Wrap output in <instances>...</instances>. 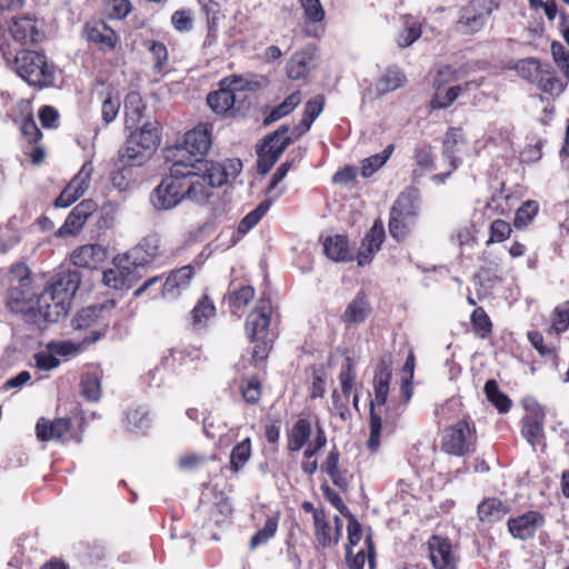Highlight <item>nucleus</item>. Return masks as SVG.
Listing matches in <instances>:
<instances>
[{
  "instance_id": "1",
  "label": "nucleus",
  "mask_w": 569,
  "mask_h": 569,
  "mask_svg": "<svg viewBox=\"0 0 569 569\" xmlns=\"http://www.w3.org/2000/svg\"><path fill=\"white\" fill-rule=\"evenodd\" d=\"M242 170L239 159L223 162H184L176 159L167 176L153 189L150 200L157 210H171L184 200L206 203L212 196V189L228 183Z\"/></svg>"
},
{
  "instance_id": "2",
  "label": "nucleus",
  "mask_w": 569,
  "mask_h": 569,
  "mask_svg": "<svg viewBox=\"0 0 569 569\" xmlns=\"http://www.w3.org/2000/svg\"><path fill=\"white\" fill-rule=\"evenodd\" d=\"M79 284L78 271L68 270L58 273L52 283L36 297L34 312H31L29 318L33 321L42 319L57 322L68 313Z\"/></svg>"
},
{
  "instance_id": "3",
  "label": "nucleus",
  "mask_w": 569,
  "mask_h": 569,
  "mask_svg": "<svg viewBox=\"0 0 569 569\" xmlns=\"http://www.w3.org/2000/svg\"><path fill=\"white\" fill-rule=\"evenodd\" d=\"M12 66L17 74L30 86L43 88L52 86L54 82V68L40 52L19 51L13 57Z\"/></svg>"
},
{
  "instance_id": "4",
  "label": "nucleus",
  "mask_w": 569,
  "mask_h": 569,
  "mask_svg": "<svg viewBox=\"0 0 569 569\" xmlns=\"http://www.w3.org/2000/svg\"><path fill=\"white\" fill-rule=\"evenodd\" d=\"M415 190H406L396 199L390 210L389 233L397 241L405 240L418 221V203Z\"/></svg>"
},
{
  "instance_id": "5",
  "label": "nucleus",
  "mask_w": 569,
  "mask_h": 569,
  "mask_svg": "<svg viewBox=\"0 0 569 569\" xmlns=\"http://www.w3.org/2000/svg\"><path fill=\"white\" fill-rule=\"evenodd\" d=\"M391 379V367L382 360L377 366L373 377V391L375 398L370 401V435L368 439V449L376 452L380 448V436H381V418L375 411V406H382L387 401L389 392V383Z\"/></svg>"
},
{
  "instance_id": "6",
  "label": "nucleus",
  "mask_w": 569,
  "mask_h": 569,
  "mask_svg": "<svg viewBox=\"0 0 569 569\" xmlns=\"http://www.w3.org/2000/svg\"><path fill=\"white\" fill-rule=\"evenodd\" d=\"M100 338V333L92 331V337L86 342H94ZM82 342H73L70 340H59L49 342L44 349L33 355V365L40 371H50L59 367L58 357H69L79 353L82 349Z\"/></svg>"
},
{
  "instance_id": "7",
  "label": "nucleus",
  "mask_w": 569,
  "mask_h": 569,
  "mask_svg": "<svg viewBox=\"0 0 569 569\" xmlns=\"http://www.w3.org/2000/svg\"><path fill=\"white\" fill-rule=\"evenodd\" d=\"M211 146V127L208 123H200L184 136L183 143L171 150L173 160L181 159L184 162L203 161V157Z\"/></svg>"
},
{
  "instance_id": "8",
  "label": "nucleus",
  "mask_w": 569,
  "mask_h": 569,
  "mask_svg": "<svg viewBox=\"0 0 569 569\" xmlns=\"http://www.w3.org/2000/svg\"><path fill=\"white\" fill-rule=\"evenodd\" d=\"M476 437L473 428L466 421H458L443 430L442 450L453 456H465L473 449Z\"/></svg>"
},
{
  "instance_id": "9",
  "label": "nucleus",
  "mask_w": 569,
  "mask_h": 569,
  "mask_svg": "<svg viewBox=\"0 0 569 569\" xmlns=\"http://www.w3.org/2000/svg\"><path fill=\"white\" fill-rule=\"evenodd\" d=\"M272 316V305L270 299L261 298L256 308L248 315L246 320V331L251 341L269 340Z\"/></svg>"
},
{
  "instance_id": "10",
  "label": "nucleus",
  "mask_w": 569,
  "mask_h": 569,
  "mask_svg": "<svg viewBox=\"0 0 569 569\" xmlns=\"http://www.w3.org/2000/svg\"><path fill=\"white\" fill-rule=\"evenodd\" d=\"M243 86L240 78H224L220 82V89L207 97L208 106L218 114H226L233 108L237 93L242 91Z\"/></svg>"
},
{
  "instance_id": "11",
  "label": "nucleus",
  "mask_w": 569,
  "mask_h": 569,
  "mask_svg": "<svg viewBox=\"0 0 569 569\" xmlns=\"http://www.w3.org/2000/svg\"><path fill=\"white\" fill-rule=\"evenodd\" d=\"M93 171L94 168L92 162H84L79 172L73 177V179L56 199V207L67 208L76 202L80 197H82L89 188Z\"/></svg>"
},
{
  "instance_id": "12",
  "label": "nucleus",
  "mask_w": 569,
  "mask_h": 569,
  "mask_svg": "<svg viewBox=\"0 0 569 569\" xmlns=\"http://www.w3.org/2000/svg\"><path fill=\"white\" fill-rule=\"evenodd\" d=\"M527 415L522 419L521 433L532 446L539 445L543 439L545 410L533 399L526 400Z\"/></svg>"
},
{
  "instance_id": "13",
  "label": "nucleus",
  "mask_w": 569,
  "mask_h": 569,
  "mask_svg": "<svg viewBox=\"0 0 569 569\" xmlns=\"http://www.w3.org/2000/svg\"><path fill=\"white\" fill-rule=\"evenodd\" d=\"M136 268L129 262L126 256L117 257L113 260V267L103 271V283L116 290L131 288L137 281Z\"/></svg>"
},
{
  "instance_id": "14",
  "label": "nucleus",
  "mask_w": 569,
  "mask_h": 569,
  "mask_svg": "<svg viewBox=\"0 0 569 569\" xmlns=\"http://www.w3.org/2000/svg\"><path fill=\"white\" fill-rule=\"evenodd\" d=\"M428 548L435 569H458L459 556L447 538L432 536L428 541Z\"/></svg>"
},
{
  "instance_id": "15",
  "label": "nucleus",
  "mask_w": 569,
  "mask_h": 569,
  "mask_svg": "<svg viewBox=\"0 0 569 569\" xmlns=\"http://www.w3.org/2000/svg\"><path fill=\"white\" fill-rule=\"evenodd\" d=\"M37 293L32 284L9 286L7 293V306L12 312L30 317L34 312V300Z\"/></svg>"
},
{
  "instance_id": "16",
  "label": "nucleus",
  "mask_w": 569,
  "mask_h": 569,
  "mask_svg": "<svg viewBox=\"0 0 569 569\" xmlns=\"http://www.w3.org/2000/svg\"><path fill=\"white\" fill-rule=\"evenodd\" d=\"M96 209L97 203L93 200L87 199L81 201L68 214L63 224L58 229L57 236L67 237L77 234Z\"/></svg>"
},
{
  "instance_id": "17",
  "label": "nucleus",
  "mask_w": 569,
  "mask_h": 569,
  "mask_svg": "<svg viewBox=\"0 0 569 569\" xmlns=\"http://www.w3.org/2000/svg\"><path fill=\"white\" fill-rule=\"evenodd\" d=\"M545 519L536 511H529L508 521L509 532L513 538L527 540L532 538L536 531L542 527Z\"/></svg>"
},
{
  "instance_id": "18",
  "label": "nucleus",
  "mask_w": 569,
  "mask_h": 569,
  "mask_svg": "<svg viewBox=\"0 0 569 569\" xmlns=\"http://www.w3.org/2000/svg\"><path fill=\"white\" fill-rule=\"evenodd\" d=\"M385 236V228L382 223L376 221L361 241L357 254L359 266L363 267L372 261L376 253L381 249Z\"/></svg>"
},
{
  "instance_id": "19",
  "label": "nucleus",
  "mask_w": 569,
  "mask_h": 569,
  "mask_svg": "<svg viewBox=\"0 0 569 569\" xmlns=\"http://www.w3.org/2000/svg\"><path fill=\"white\" fill-rule=\"evenodd\" d=\"M443 156L449 161L452 169H456L462 161V156L467 153V142L465 133L460 128H450L443 139Z\"/></svg>"
},
{
  "instance_id": "20",
  "label": "nucleus",
  "mask_w": 569,
  "mask_h": 569,
  "mask_svg": "<svg viewBox=\"0 0 569 569\" xmlns=\"http://www.w3.org/2000/svg\"><path fill=\"white\" fill-rule=\"evenodd\" d=\"M159 237L150 234L143 238L136 247L124 256L133 268L142 267L151 262L158 254Z\"/></svg>"
},
{
  "instance_id": "21",
  "label": "nucleus",
  "mask_w": 569,
  "mask_h": 569,
  "mask_svg": "<svg viewBox=\"0 0 569 569\" xmlns=\"http://www.w3.org/2000/svg\"><path fill=\"white\" fill-rule=\"evenodd\" d=\"M107 259V249L98 243L81 246L73 250L71 261L74 266L97 269Z\"/></svg>"
},
{
  "instance_id": "22",
  "label": "nucleus",
  "mask_w": 569,
  "mask_h": 569,
  "mask_svg": "<svg viewBox=\"0 0 569 569\" xmlns=\"http://www.w3.org/2000/svg\"><path fill=\"white\" fill-rule=\"evenodd\" d=\"M70 428L71 422L67 418H60L53 421L42 418L37 422L36 431L37 437L42 441L57 440L66 442L69 440L68 435L70 432Z\"/></svg>"
},
{
  "instance_id": "23",
  "label": "nucleus",
  "mask_w": 569,
  "mask_h": 569,
  "mask_svg": "<svg viewBox=\"0 0 569 569\" xmlns=\"http://www.w3.org/2000/svg\"><path fill=\"white\" fill-rule=\"evenodd\" d=\"M337 528L332 530L325 511L315 512V536L317 545L323 549L336 546L340 537V519L335 518Z\"/></svg>"
},
{
  "instance_id": "24",
  "label": "nucleus",
  "mask_w": 569,
  "mask_h": 569,
  "mask_svg": "<svg viewBox=\"0 0 569 569\" xmlns=\"http://www.w3.org/2000/svg\"><path fill=\"white\" fill-rule=\"evenodd\" d=\"M487 18L488 13L479 3L470 2L462 8L458 26L465 33H476L485 27Z\"/></svg>"
},
{
  "instance_id": "25",
  "label": "nucleus",
  "mask_w": 569,
  "mask_h": 569,
  "mask_svg": "<svg viewBox=\"0 0 569 569\" xmlns=\"http://www.w3.org/2000/svg\"><path fill=\"white\" fill-rule=\"evenodd\" d=\"M130 143L142 147V153L152 156L160 143V130L158 122H146L140 129H137L128 137Z\"/></svg>"
},
{
  "instance_id": "26",
  "label": "nucleus",
  "mask_w": 569,
  "mask_h": 569,
  "mask_svg": "<svg viewBox=\"0 0 569 569\" xmlns=\"http://www.w3.org/2000/svg\"><path fill=\"white\" fill-rule=\"evenodd\" d=\"M316 50L311 47L297 51L287 62V74L292 80L305 78L313 67Z\"/></svg>"
},
{
  "instance_id": "27",
  "label": "nucleus",
  "mask_w": 569,
  "mask_h": 569,
  "mask_svg": "<svg viewBox=\"0 0 569 569\" xmlns=\"http://www.w3.org/2000/svg\"><path fill=\"white\" fill-rule=\"evenodd\" d=\"M193 276L191 266H184L171 272L162 286V297L174 299L180 296L181 291L189 287Z\"/></svg>"
},
{
  "instance_id": "28",
  "label": "nucleus",
  "mask_w": 569,
  "mask_h": 569,
  "mask_svg": "<svg viewBox=\"0 0 569 569\" xmlns=\"http://www.w3.org/2000/svg\"><path fill=\"white\" fill-rule=\"evenodd\" d=\"M9 33L20 44H31L38 41L39 30L36 21L30 17L13 19L9 26Z\"/></svg>"
},
{
  "instance_id": "29",
  "label": "nucleus",
  "mask_w": 569,
  "mask_h": 569,
  "mask_svg": "<svg viewBox=\"0 0 569 569\" xmlns=\"http://www.w3.org/2000/svg\"><path fill=\"white\" fill-rule=\"evenodd\" d=\"M114 306V300H107L103 303L83 308L74 317L73 327L77 329H83L92 326L94 322L99 320L104 321L103 313L112 310Z\"/></svg>"
},
{
  "instance_id": "30",
  "label": "nucleus",
  "mask_w": 569,
  "mask_h": 569,
  "mask_svg": "<svg viewBox=\"0 0 569 569\" xmlns=\"http://www.w3.org/2000/svg\"><path fill=\"white\" fill-rule=\"evenodd\" d=\"M406 81L407 78L402 70L391 66L379 76L375 83V90L378 96H383L403 87Z\"/></svg>"
},
{
  "instance_id": "31",
  "label": "nucleus",
  "mask_w": 569,
  "mask_h": 569,
  "mask_svg": "<svg viewBox=\"0 0 569 569\" xmlns=\"http://www.w3.org/2000/svg\"><path fill=\"white\" fill-rule=\"evenodd\" d=\"M312 428L308 419H298L287 433V449L289 452L300 451L309 441Z\"/></svg>"
},
{
  "instance_id": "32",
  "label": "nucleus",
  "mask_w": 569,
  "mask_h": 569,
  "mask_svg": "<svg viewBox=\"0 0 569 569\" xmlns=\"http://www.w3.org/2000/svg\"><path fill=\"white\" fill-rule=\"evenodd\" d=\"M216 315V306L210 297L202 296L190 311L191 326L194 330L207 328L208 321Z\"/></svg>"
},
{
  "instance_id": "33",
  "label": "nucleus",
  "mask_w": 569,
  "mask_h": 569,
  "mask_svg": "<svg viewBox=\"0 0 569 569\" xmlns=\"http://www.w3.org/2000/svg\"><path fill=\"white\" fill-rule=\"evenodd\" d=\"M287 132L288 127L282 126L264 139L260 149L278 160L287 147L292 143V138Z\"/></svg>"
},
{
  "instance_id": "34",
  "label": "nucleus",
  "mask_w": 569,
  "mask_h": 569,
  "mask_svg": "<svg viewBox=\"0 0 569 569\" xmlns=\"http://www.w3.org/2000/svg\"><path fill=\"white\" fill-rule=\"evenodd\" d=\"M323 250L326 256L333 261H351L353 259L348 240L341 234L327 238Z\"/></svg>"
},
{
  "instance_id": "35",
  "label": "nucleus",
  "mask_w": 569,
  "mask_h": 569,
  "mask_svg": "<svg viewBox=\"0 0 569 569\" xmlns=\"http://www.w3.org/2000/svg\"><path fill=\"white\" fill-rule=\"evenodd\" d=\"M533 84H536L541 91L551 96H559L567 86L556 76L555 70L548 63L543 66L541 73L537 77Z\"/></svg>"
},
{
  "instance_id": "36",
  "label": "nucleus",
  "mask_w": 569,
  "mask_h": 569,
  "mask_svg": "<svg viewBox=\"0 0 569 569\" xmlns=\"http://www.w3.org/2000/svg\"><path fill=\"white\" fill-rule=\"evenodd\" d=\"M87 39L90 42L99 43L103 49H112L116 44V34L104 23L86 26Z\"/></svg>"
},
{
  "instance_id": "37",
  "label": "nucleus",
  "mask_w": 569,
  "mask_h": 569,
  "mask_svg": "<svg viewBox=\"0 0 569 569\" xmlns=\"http://www.w3.org/2000/svg\"><path fill=\"white\" fill-rule=\"evenodd\" d=\"M81 396L88 401H98L101 397V373L98 369L87 371L81 378Z\"/></svg>"
},
{
  "instance_id": "38",
  "label": "nucleus",
  "mask_w": 569,
  "mask_h": 569,
  "mask_svg": "<svg viewBox=\"0 0 569 569\" xmlns=\"http://www.w3.org/2000/svg\"><path fill=\"white\" fill-rule=\"evenodd\" d=\"M323 107H325V97L322 94H318L307 101V103L305 106L302 119L297 128L300 130L298 136L307 132L310 129L313 121L322 112Z\"/></svg>"
},
{
  "instance_id": "39",
  "label": "nucleus",
  "mask_w": 569,
  "mask_h": 569,
  "mask_svg": "<svg viewBox=\"0 0 569 569\" xmlns=\"http://www.w3.org/2000/svg\"><path fill=\"white\" fill-rule=\"evenodd\" d=\"M421 37V21L416 17H405L402 23V31L397 38V44L400 48L411 46Z\"/></svg>"
},
{
  "instance_id": "40",
  "label": "nucleus",
  "mask_w": 569,
  "mask_h": 569,
  "mask_svg": "<svg viewBox=\"0 0 569 569\" xmlns=\"http://www.w3.org/2000/svg\"><path fill=\"white\" fill-rule=\"evenodd\" d=\"M369 312L368 301L362 292H359L355 299L348 305L342 319L346 323L362 322Z\"/></svg>"
},
{
  "instance_id": "41",
  "label": "nucleus",
  "mask_w": 569,
  "mask_h": 569,
  "mask_svg": "<svg viewBox=\"0 0 569 569\" xmlns=\"http://www.w3.org/2000/svg\"><path fill=\"white\" fill-rule=\"evenodd\" d=\"M393 146L389 144L380 153L370 156L361 161L360 173L363 178H369L376 173L391 157Z\"/></svg>"
},
{
  "instance_id": "42",
  "label": "nucleus",
  "mask_w": 569,
  "mask_h": 569,
  "mask_svg": "<svg viewBox=\"0 0 569 569\" xmlns=\"http://www.w3.org/2000/svg\"><path fill=\"white\" fill-rule=\"evenodd\" d=\"M142 147L133 146L130 143V139H127L126 146L119 151L120 162L124 167L142 166L151 156L143 152Z\"/></svg>"
},
{
  "instance_id": "43",
  "label": "nucleus",
  "mask_w": 569,
  "mask_h": 569,
  "mask_svg": "<svg viewBox=\"0 0 569 569\" xmlns=\"http://www.w3.org/2000/svg\"><path fill=\"white\" fill-rule=\"evenodd\" d=\"M507 510L503 503L496 499H487L478 506V516L481 521L495 522L500 520Z\"/></svg>"
},
{
  "instance_id": "44",
  "label": "nucleus",
  "mask_w": 569,
  "mask_h": 569,
  "mask_svg": "<svg viewBox=\"0 0 569 569\" xmlns=\"http://www.w3.org/2000/svg\"><path fill=\"white\" fill-rule=\"evenodd\" d=\"M273 198L264 199L256 209L249 212L239 223L238 231L242 234L249 232L268 212L272 204Z\"/></svg>"
},
{
  "instance_id": "45",
  "label": "nucleus",
  "mask_w": 569,
  "mask_h": 569,
  "mask_svg": "<svg viewBox=\"0 0 569 569\" xmlns=\"http://www.w3.org/2000/svg\"><path fill=\"white\" fill-rule=\"evenodd\" d=\"M144 106L139 93L130 92L124 100L126 122L129 126L137 124L141 117Z\"/></svg>"
},
{
  "instance_id": "46",
  "label": "nucleus",
  "mask_w": 569,
  "mask_h": 569,
  "mask_svg": "<svg viewBox=\"0 0 569 569\" xmlns=\"http://www.w3.org/2000/svg\"><path fill=\"white\" fill-rule=\"evenodd\" d=\"M279 526V515L269 516L261 529H259L250 540V548L256 549L258 546L264 545L271 539Z\"/></svg>"
},
{
  "instance_id": "47",
  "label": "nucleus",
  "mask_w": 569,
  "mask_h": 569,
  "mask_svg": "<svg viewBox=\"0 0 569 569\" xmlns=\"http://www.w3.org/2000/svg\"><path fill=\"white\" fill-rule=\"evenodd\" d=\"M301 102L300 91L289 94L283 102L273 108L267 116L264 122L272 123L293 111Z\"/></svg>"
},
{
  "instance_id": "48",
  "label": "nucleus",
  "mask_w": 569,
  "mask_h": 569,
  "mask_svg": "<svg viewBox=\"0 0 569 569\" xmlns=\"http://www.w3.org/2000/svg\"><path fill=\"white\" fill-rule=\"evenodd\" d=\"M339 381L341 386V395L349 399L353 391L355 381H356V370L355 365L351 358H346L343 363L341 365L339 372Z\"/></svg>"
},
{
  "instance_id": "49",
  "label": "nucleus",
  "mask_w": 569,
  "mask_h": 569,
  "mask_svg": "<svg viewBox=\"0 0 569 569\" xmlns=\"http://www.w3.org/2000/svg\"><path fill=\"white\" fill-rule=\"evenodd\" d=\"M251 456V440L246 438L238 443L230 453V469L234 472L241 470Z\"/></svg>"
},
{
  "instance_id": "50",
  "label": "nucleus",
  "mask_w": 569,
  "mask_h": 569,
  "mask_svg": "<svg viewBox=\"0 0 569 569\" xmlns=\"http://www.w3.org/2000/svg\"><path fill=\"white\" fill-rule=\"evenodd\" d=\"M149 50L153 58V72L157 76L156 80L161 79L167 72L168 50L162 42L153 41Z\"/></svg>"
},
{
  "instance_id": "51",
  "label": "nucleus",
  "mask_w": 569,
  "mask_h": 569,
  "mask_svg": "<svg viewBox=\"0 0 569 569\" xmlns=\"http://www.w3.org/2000/svg\"><path fill=\"white\" fill-rule=\"evenodd\" d=\"M149 412L143 407L129 410L126 413V426L131 431H143L150 427Z\"/></svg>"
},
{
  "instance_id": "52",
  "label": "nucleus",
  "mask_w": 569,
  "mask_h": 569,
  "mask_svg": "<svg viewBox=\"0 0 569 569\" xmlns=\"http://www.w3.org/2000/svg\"><path fill=\"white\" fill-rule=\"evenodd\" d=\"M510 211L509 197L499 192L491 196L485 207L483 214L488 218H493L495 216H506Z\"/></svg>"
},
{
  "instance_id": "53",
  "label": "nucleus",
  "mask_w": 569,
  "mask_h": 569,
  "mask_svg": "<svg viewBox=\"0 0 569 569\" xmlns=\"http://www.w3.org/2000/svg\"><path fill=\"white\" fill-rule=\"evenodd\" d=\"M545 64L536 58L521 59L516 64V71L522 79L533 83Z\"/></svg>"
},
{
  "instance_id": "54",
  "label": "nucleus",
  "mask_w": 569,
  "mask_h": 569,
  "mask_svg": "<svg viewBox=\"0 0 569 569\" xmlns=\"http://www.w3.org/2000/svg\"><path fill=\"white\" fill-rule=\"evenodd\" d=\"M485 392L488 400L495 405L499 412L505 413L510 409L509 398L499 391L498 385L495 380H488L485 385Z\"/></svg>"
},
{
  "instance_id": "55",
  "label": "nucleus",
  "mask_w": 569,
  "mask_h": 569,
  "mask_svg": "<svg viewBox=\"0 0 569 569\" xmlns=\"http://www.w3.org/2000/svg\"><path fill=\"white\" fill-rule=\"evenodd\" d=\"M465 74L461 68L445 66L440 68L433 78V89L439 90L445 88L446 84L457 81Z\"/></svg>"
},
{
  "instance_id": "56",
  "label": "nucleus",
  "mask_w": 569,
  "mask_h": 569,
  "mask_svg": "<svg viewBox=\"0 0 569 569\" xmlns=\"http://www.w3.org/2000/svg\"><path fill=\"white\" fill-rule=\"evenodd\" d=\"M471 323L475 332L485 338L491 332V321L482 308H477L471 315Z\"/></svg>"
},
{
  "instance_id": "57",
  "label": "nucleus",
  "mask_w": 569,
  "mask_h": 569,
  "mask_svg": "<svg viewBox=\"0 0 569 569\" xmlns=\"http://www.w3.org/2000/svg\"><path fill=\"white\" fill-rule=\"evenodd\" d=\"M119 206L113 201L104 202L99 211L98 227L100 229H111L117 219Z\"/></svg>"
},
{
  "instance_id": "58",
  "label": "nucleus",
  "mask_w": 569,
  "mask_h": 569,
  "mask_svg": "<svg viewBox=\"0 0 569 569\" xmlns=\"http://www.w3.org/2000/svg\"><path fill=\"white\" fill-rule=\"evenodd\" d=\"M254 297V289L251 286H242L241 288L230 292L228 301L232 309H241L246 307Z\"/></svg>"
},
{
  "instance_id": "59",
  "label": "nucleus",
  "mask_w": 569,
  "mask_h": 569,
  "mask_svg": "<svg viewBox=\"0 0 569 569\" xmlns=\"http://www.w3.org/2000/svg\"><path fill=\"white\" fill-rule=\"evenodd\" d=\"M459 97L457 96V90L453 87L448 89H439L435 90V94L430 101L432 109H446L450 107Z\"/></svg>"
},
{
  "instance_id": "60",
  "label": "nucleus",
  "mask_w": 569,
  "mask_h": 569,
  "mask_svg": "<svg viewBox=\"0 0 569 569\" xmlns=\"http://www.w3.org/2000/svg\"><path fill=\"white\" fill-rule=\"evenodd\" d=\"M539 206L533 200L526 201L516 212L515 226L517 228L527 226L538 213Z\"/></svg>"
},
{
  "instance_id": "61",
  "label": "nucleus",
  "mask_w": 569,
  "mask_h": 569,
  "mask_svg": "<svg viewBox=\"0 0 569 569\" xmlns=\"http://www.w3.org/2000/svg\"><path fill=\"white\" fill-rule=\"evenodd\" d=\"M9 286L13 284H32L30 270L23 262H18L9 269L8 273Z\"/></svg>"
},
{
  "instance_id": "62",
  "label": "nucleus",
  "mask_w": 569,
  "mask_h": 569,
  "mask_svg": "<svg viewBox=\"0 0 569 569\" xmlns=\"http://www.w3.org/2000/svg\"><path fill=\"white\" fill-rule=\"evenodd\" d=\"M490 236L487 241L488 244L495 243V242H502L503 240L508 239L511 233V227L510 224L501 219H495L489 229Z\"/></svg>"
},
{
  "instance_id": "63",
  "label": "nucleus",
  "mask_w": 569,
  "mask_h": 569,
  "mask_svg": "<svg viewBox=\"0 0 569 569\" xmlns=\"http://www.w3.org/2000/svg\"><path fill=\"white\" fill-rule=\"evenodd\" d=\"M551 53L557 67L569 79V51L560 42L555 41L551 43Z\"/></svg>"
},
{
  "instance_id": "64",
  "label": "nucleus",
  "mask_w": 569,
  "mask_h": 569,
  "mask_svg": "<svg viewBox=\"0 0 569 569\" xmlns=\"http://www.w3.org/2000/svg\"><path fill=\"white\" fill-rule=\"evenodd\" d=\"M552 328L558 333L569 328V301L559 305L555 309Z\"/></svg>"
}]
</instances>
